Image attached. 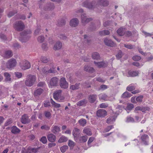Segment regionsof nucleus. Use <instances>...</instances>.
<instances>
[{
  "label": "nucleus",
  "mask_w": 153,
  "mask_h": 153,
  "mask_svg": "<svg viewBox=\"0 0 153 153\" xmlns=\"http://www.w3.org/2000/svg\"><path fill=\"white\" fill-rule=\"evenodd\" d=\"M135 85L134 84H131L127 88V89L128 91H131L135 89Z\"/></svg>",
  "instance_id": "38"
},
{
  "label": "nucleus",
  "mask_w": 153,
  "mask_h": 153,
  "mask_svg": "<svg viewBox=\"0 0 153 153\" xmlns=\"http://www.w3.org/2000/svg\"><path fill=\"white\" fill-rule=\"evenodd\" d=\"M80 134V130L78 128H75L72 131V134L74 137V140L77 141L78 140V137Z\"/></svg>",
  "instance_id": "10"
},
{
  "label": "nucleus",
  "mask_w": 153,
  "mask_h": 153,
  "mask_svg": "<svg viewBox=\"0 0 153 153\" xmlns=\"http://www.w3.org/2000/svg\"><path fill=\"white\" fill-rule=\"evenodd\" d=\"M28 149L30 153H35L38 151V149L32 148L30 147H28Z\"/></svg>",
  "instance_id": "41"
},
{
  "label": "nucleus",
  "mask_w": 153,
  "mask_h": 153,
  "mask_svg": "<svg viewBox=\"0 0 153 153\" xmlns=\"http://www.w3.org/2000/svg\"><path fill=\"white\" fill-rule=\"evenodd\" d=\"M79 84H76L75 85H71L70 87V89L72 90L78 89L79 88Z\"/></svg>",
  "instance_id": "40"
},
{
  "label": "nucleus",
  "mask_w": 153,
  "mask_h": 153,
  "mask_svg": "<svg viewBox=\"0 0 153 153\" xmlns=\"http://www.w3.org/2000/svg\"><path fill=\"white\" fill-rule=\"evenodd\" d=\"M42 72L43 73V75L45 76L49 73H53L55 72V71L53 69H50L48 70L46 68H44L42 69Z\"/></svg>",
  "instance_id": "19"
},
{
  "label": "nucleus",
  "mask_w": 153,
  "mask_h": 153,
  "mask_svg": "<svg viewBox=\"0 0 153 153\" xmlns=\"http://www.w3.org/2000/svg\"><path fill=\"white\" fill-rule=\"evenodd\" d=\"M139 72L137 71H129L128 72V76H132L134 77L138 75Z\"/></svg>",
  "instance_id": "27"
},
{
  "label": "nucleus",
  "mask_w": 153,
  "mask_h": 153,
  "mask_svg": "<svg viewBox=\"0 0 153 153\" xmlns=\"http://www.w3.org/2000/svg\"><path fill=\"white\" fill-rule=\"evenodd\" d=\"M79 141L81 143H84L86 142L88 139V137L86 135H84L78 137Z\"/></svg>",
  "instance_id": "26"
},
{
  "label": "nucleus",
  "mask_w": 153,
  "mask_h": 153,
  "mask_svg": "<svg viewBox=\"0 0 153 153\" xmlns=\"http://www.w3.org/2000/svg\"><path fill=\"white\" fill-rule=\"evenodd\" d=\"M78 122L80 126H84L86 124V121L85 119L82 118L79 120L78 121Z\"/></svg>",
  "instance_id": "36"
},
{
  "label": "nucleus",
  "mask_w": 153,
  "mask_h": 153,
  "mask_svg": "<svg viewBox=\"0 0 153 153\" xmlns=\"http://www.w3.org/2000/svg\"><path fill=\"white\" fill-rule=\"evenodd\" d=\"M92 57L93 59L96 60H98L100 58L99 54L96 52L93 53H92Z\"/></svg>",
  "instance_id": "33"
},
{
  "label": "nucleus",
  "mask_w": 153,
  "mask_h": 153,
  "mask_svg": "<svg viewBox=\"0 0 153 153\" xmlns=\"http://www.w3.org/2000/svg\"><path fill=\"white\" fill-rule=\"evenodd\" d=\"M104 42L105 45L113 47L116 45V44L114 42L111 40L107 38L105 39Z\"/></svg>",
  "instance_id": "15"
},
{
  "label": "nucleus",
  "mask_w": 153,
  "mask_h": 153,
  "mask_svg": "<svg viewBox=\"0 0 153 153\" xmlns=\"http://www.w3.org/2000/svg\"><path fill=\"white\" fill-rule=\"evenodd\" d=\"M30 120L28 116L26 114L22 115L21 118V122L24 124L28 123L30 122Z\"/></svg>",
  "instance_id": "12"
},
{
  "label": "nucleus",
  "mask_w": 153,
  "mask_h": 153,
  "mask_svg": "<svg viewBox=\"0 0 153 153\" xmlns=\"http://www.w3.org/2000/svg\"><path fill=\"white\" fill-rule=\"evenodd\" d=\"M13 27L18 31L22 30L25 28V25L21 21H18L13 24Z\"/></svg>",
  "instance_id": "6"
},
{
  "label": "nucleus",
  "mask_w": 153,
  "mask_h": 153,
  "mask_svg": "<svg viewBox=\"0 0 153 153\" xmlns=\"http://www.w3.org/2000/svg\"><path fill=\"white\" fill-rule=\"evenodd\" d=\"M134 107V105L132 104H128L127 105L126 109L129 110H131Z\"/></svg>",
  "instance_id": "48"
},
{
  "label": "nucleus",
  "mask_w": 153,
  "mask_h": 153,
  "mask_svg": "<svg viewBox=\"0 0 153 153\" xmlns=\"http://www.w3.org/2000/svg\"><path fill=\"white\" fill-rule=\"evenodd\" d=\"M97 95L95 94L91 95L89 96L88 100L91 102H94L97 99Z\"/></svg>",
  "instance_id": "31"
},
{
  "label": "nucleus",
  "mask_w": 153,
  "mask_h": 153,
  "mask_svg": "<svg viewBox=\"0 0 153 153\" xmlns=\"http://www.w3.org/2000/svg\"><path fill=\"white\" fill-rule=\"evenodd\" d=\"M19 65L21 68L24 70L29 68L31 66L30 63L27 60H24L20 62Z\"/></svg>",
  "instance_id": "7"
},
{
  "label": "nucleus",
  "mask_w": 153,
  "mask_h": 153,
  "mask_svg": "<svg viewBox=\"0 0 153 153\" xmlns=\"http://www.w3.org/2000/svg\"><path fill=\"white\" fill-rule=\"evenodd\" d=\"M68 146H64L60 148V150L62 152L64 153L68 149Z\"/></svg>",
  "instance_id": "45"
},
{
  "label": "nucleus",
  "mask_w": 153,
  "mask_h": 153,
  "mask_svg": "<svg viewBox=\"0 0 153 153\" xmlns=\"http://www.w3.org/2000/svg\"><path fill=\"white\" fill-rule=\"evenodd\" d=\"M42 143L44 144L46 143L47 142V140L45 136H43L40 139V140Z\"/></svg>",
  "instance_id": "54"
},
{
  "label": "nucleus",
  "mask_w": 153,
  "mask_h": 153,
  "mask_svg": "<svg viewBox=\"0 0 153 153\" xmlns=\"http://www.w3.org/2000/svg\"><path fill=\"white\" fill-rule=\"evenodd\" d=\"M106 111L103 109L98 110L97 112V115L99 117H104L107 115Z\"/></svg>",
  "instance_id": "14"
},
{
  "label": "nucleus",
  "mask_w": 153,
  "mask_h": 153,
  "mask_svg": "<svg viewBox=\"0 0 153 153\" xmlns=\"http://www.w3.org/2000/svg\"><path fill=\"white\" fill-rule=\"evenodd\" d=\"M11 129V132L13 134H17L20 131V130L15 126H13Z\"/></svg>",
  "instance_id": "32"
},
{
  "label": "nucleus",
  "mask_w": 153,
  "mask_h": 153,
  "mask_svg": "<svg viewBox=\"0 0 153 153\" xmlns=\"http://www.w3.org/2000/svg\"><path fill=\"white\" fill-rule=\"evenodd\" d=\"M50 126L47 125H44L41 127V128L42 129H45L47 130H49L50 129Z\"/></svg>",
  "instance_id": "59"
},
{
  "label": "nucleus",
  "mask_w": 153,
  "mask_h": 153,
  "mask_svg": "<svg viewBox=\"0 0 153 153\" xmlns=\"http://www.w3.org/2000/svg\"><path fill=\"white\" fill-rule=\"evenodd\" d=\"M82 22L84 25H85L92 20L91 18H88L86 16V14H82L81 15Z\"/></svg>",
  "instance_id": "13"
},
{
  "label": "nucleus",
  "mask_w": 153,
  "mask_h": 153,
  "mask_svg": "<svg viewBox=\"0 0 153 153\" xmlns=\"http://www.w3.org/2000/svg\"><path fill=\"white\" fill-rule=\"evenodd\" d=\"M109 32L106 30H105L99 32V34L100 35H105L109 34Z\"/></svg>",
  "instance_id": "43"
},
{
  "label": "nucleus",
  "mask_w": 153,
  "mask_h": 153,
  "mask_svg": "<svg viewBox=\"0 0 153 153\" xmlns=\"http://www.w3.org/2000/svg\"><path fill=\"white\" fill-rule=\"evenodd\" d=\"M54 8V6L53 4L52 3L49 4L48 6L44 7V10L46 11L50 10H53Z\"/></svg>",
  "instance_id": "30"
},
{
  "label": "nucleus",
  "mask_w": 153,
  "mask_h": 153,
  "mask_svg": "<svg viewBox=\"0 0 153 153\" xmlns=\"http://www.w3.org/2000/svg\"><path fill=\"white\" fill-rule=\"evenodd\" d=\"M41 60L44 63H46L48 61V60L47 57L44 56H42Z\"/></svg>",
  "instance_id": "55"
},
{
  "label": "nucleus",
  "mask_w": 153,
  "mask_h": 153,
  "mask_svg": "<svg viewBox=\"0 0 153 153\" xmlns=\"http://www.w3.org/2000/svg\"><path fill=\"white\" fill-rule=\"evenodd\" d=\"M4 80L6 82H11L12 80L11 78L10 74L7 72H5L4 74Z\"/></svg>",
  "instance_id": "18"
},
{
  "label": "nucleus",
  "mask_w": 153,
  "mask_h": 153,
  "mask_svg": "<svg viewBox=\"0 0 153 153\" xmlns=\"http://www.w3.org/2000/svg\"><path fill=\"white\" fill-rule=\"evenodd\" d=\"M37 86L43 87L46 85L45 83L44 82H40L37 84Z\"/></svg>",
  "instance_id": "52"
},
{
  "label": "nucleus",
  "mask_w": 153,
  "mask_h": 153,
  "mask_svg": "<svg viewBox=\"0 0 153 153\" xmlns=\"http://www.w3.org/2000/svg\"><path fill=\"white\" fill-rule=\"evenodd\" d=\"M83 132L88 136H91L92 134L91 129L87 127L84 128L83 131Z\"/></svg>",
  "instance_id": "29"
},
{
  "label": "nucleus",
  "mask_w": 153,
  "mask_h": 153,
  "mask_svg": "<svg viewBox=\"0 0 153 153\" xmlns=\"http://www.w3.org/2000/svg\"><path fill=\"white\" fill-rule=\"evenodd\" d=\"M59 81V79L56 77L52 78L49 82V86H56Z\"/></svg>",
  "instance_id": "9"
},
{
  "label": "nucleus",
  "mask_w": 153,
  "mask_h": 153,
  "mask_svg": "<svg viewBox=\"0 0 153 153\" xmlns=\"http://www.w3.org/2000/svg\"><path fill=\"white\" fill-rule=\"evenodd\" d=\"M42 47L43 49L45 50H46L48 48V47L47 44L43 43L42 45Z\"/></svg>",
  "instance_id": "64"
},
{
  "label": "nucleus",
  "mask_w": 153,
  "mask_h": 153,
  "mask_svg": "<svg viewBox=\"0 0 153 153\" xmlns=\"http://www.w3.org/2000/svg\"><path fill=\"white\" fill-rule=\"evenodd\" d=\"M45 117L48 119H50L51 117V114L50 112L48 111H45Z\"/></svg>",
  "instance_id": "50"
},
{
  "label": "nucleus",
  "mask_w": 153,
  "mask_h": 153,
  "mask_svg": "<svg viewBox=\"0 0 153 153\" xmlns=\"http://www.w3.org/2000/svg\"><path fill=\"white\" fill-rule=\"evenodd\" d=\"M94 63L95 66L99 68L105 67H106L108 65V63L107 62H105L103 61L96 62L95 61Z\"/></svg>",
  "instance_id": "11"
},
{
  "label": "nucleus",
  "mask_w": 153,
  "mask_h": 153,
  "mask_svg": "<svg viewBox=\"0 0 153 153\" xmlns=\"http://www.w3.org/2000/svg\"><path fill=\"white\" fill-rule=\"evenodd\" d=\"M84 70L85 71L91 73H93L95 71V70L93 68L90 67L88 65H85L84 66Z\"/></svg>",
  "instance_id": "21"
},
{
  "label": "nucleus",
  "mask_w": 153,
  "mask_h": 153,
  "mask_svg": "<svg viewBox=\"0 0 153 153\" xmlns=\"http://www.w3.org/2000/svg\"><path fill=\"white\" fill-rule=\"evenodd\" d=\"M16 64L17 62L16 59L12 58L7 61L5 65L7 68L11 70L16 66Z\"/></svg>",
  "instance_id": "4"
},
{
  "label": "nucleus",
  "mask_w": 153,
  "mask_h": 153,
  "mask_svg": "<svg viewBox=\"0 0 153 153\" xmlns=\"http://www.w3.org/2000/svg\"><path fill=\"white\" fill-rule=\"evenodd\" d=\"M44 37L42 36H39L37 38L38 41L40 43L43 42L44 40Z\"/></svg>",
  "instance_id": "51"
},
{
  "label": "nucleus",
  "mask_w": 153,
  "mask_h": 153,
  "mask_svg": "<svg viewBox=\"0 0 153 153\" xmlns=\"http://www.w3.org/2000/svg\"><path fill=\"white\" fill-rule=\"evenodd\" d=\"M65 24V20H62L61 21L58 23V25L60 26H62L64 25Z\"/></svg>",
  "instance_id": "63"
},
{
  "label": "nucleus",
  "mask_w": 153,
  "mask_h": 153,
  "mask_svg": "<svg viewBox=\"0 0 153 153\" xmlns=\"http://www.w3.org/2000/svg\"><path fill=\"white\" fill-rule=\"evenodd\" d=\"M12 55L13 54L11 51H7L5 52L3 56L4 58H8L11 57Z\"/></svg>",
  "instance_id": "28"
},
{
  "label": "nucleus",
  "mask_w": 153,
  "mask_h": 153,
  "mask_svg": "<svg viewBox=\"0 0 153 153\" xmlns=\"http://www.w3.org/2000/svg\"><path fill=\"white\" fill-rule=\"evenodd\" d=\"M60 130V128L58 126L53 125L51 127V131L55 134L58 133Z\"/></svg>",
  "instance_id": "23"
},
{
  "label": "nucleus",
  "mask_w": 153,
  "mask_h": 153,
  "mask_svg": "<svg viewBox=\"0 0 153 153\" xmlns=\"http://www.w3.org/2000/svg\"><path fill=\"white\" fill-rule=\"evenodd\" d=\"M62 90H59L55 91L53 94L54 98L60 102H63L64 99V97L62 95Z\"/></svg>",
  "instance_id": "5"
},
{
  "label": "nucleus",
  "mask_w": 153,
  "mask_h": 153,
  "mask_svg": "<svg viewBox=\"0 0 153 153\" xmlns=\"http://www.w3.org/2000/svg\"><path fill=\"white\" fill-rule=\"evenodd\" d=\"M68 139L65 136H62L58 140V142L59 143H64L66 142Z\"/></svg>",
  "instance_id": "35"
},
{
  "label": "nucleus",
  "mask_w": 153,
  "mask_h": 153,
  "mask_svg": "<svg viewBox=\"0 0 153 153\" xmlns=\"http://www.w3.org/2000/svg\"><path fill=\"white\" fill-rule=\"evenodd\" d=\"M37 79L36 75L29 74L26 77L25 82V85L28 87H31L35 83Z\"/></svg>",
  "instance_id": "2"
},
{
  "label": "nucleus",
  "mask_w": 153,
  "mask_h": 153,
  "mask_svg": "<svg viewBox=\"0 0 153 153\" xmlns=\"http://www.w3.org/2000/svg\"><path fill=\"white\" fill-rule=\"evenodd\" d=\"M124 46L125 47L129 49H132L134 48V46L130 44H125Z\"/></svg>",
  "instance_id": "62"
},
{
  "label": "nucleus",
  "mask_w": 153,
  "mask_h": 153,
  "mask_svg": "<svg viewBox=\"0 0 153 153\" xmlns=\"http://www.w3.org/2000/svg\"><path fill=\"white\" fill-rule=\"evenodd\" d=\"M94 139V137H90L88 142V145H89L93 141Z\"/></svg>",
  "instance_id": "60"
},
{
  "label": "nucleus",
  "mask_w": 153,
  "mask_h": 153,
  "mask_svg": "<svg viewBox=\"0 0 153 153\" xmlns=\"http://www.w3.org/2000/svg\"><path fill=\"white\" fill-rule=\"evenodd\" d=\"M59 37L61 39L63 40H66L67 39V37L65 35L62 34H59Z\"/></svg>",
  "instance_id": "44"
},
{
  "label": "nucleus",
  "mask_w": 153,
  "mask_h": 153,
  "mask_svg": "<svg viewBox=\"0 0 153 153\" xmlns=\"http://www.w3.org/2000/svg\"><path fill=\"white\" fill-rule=\"evenodd\" d=\"M131 96V95L130 93L127 92H125L121 96V97L123 98H125L127 97H129Z\"/></svg>",
  "instance_id": "37"
},
{
  "label": "nucleus",
  "mask_w": 153,
  "mask_h": 153,
  "mask_svg": "<svg viewBox=\"0 0 153 153\" xmlns=\"http://www.w3.org/2000/svg\"><path fill=\"white\" fill-rule=\"evenodd\" d=\"M47 138L48 141L51 142L53 143L56 140L55 136L52 134H48Z\"/></svg>",
  "instance_id": "22"
},
{
  "label": "nucleus",
  "mask_w": 153,
  "mask_h": 153,
  "mask_svg": "<svg viewBox=\"0 0 153 153\" xmlns=\"http://www.w3.org/2000/svg\"><path fill=\"white\" fill-rule=\"evenodd\" d=\"M43 89L41 88H39L35 90L34 92L33 95L34 97H37L40 95L43 92Z\"/></svg>",
  "instance_id": "24"
},
{
  "label": "nucleus",
  "mask_w": 153,
  "mask_h": 153,
  "mask_svg": "<svg viewBox=\"0 0 153 153\" xmlns=\"http://www.w3.org/2000/svg\"><path fill=\"white\" fill-rule=\"evenodd\" d=\"M123 54L122 51H119L117 54L116 55V56L117 59H120L122 56Z\"/></svg>",
  "instance_id": "46"
},
{
  "label": "nucleus",
  "mask_w": 153,
  "mask_h": 153,
  "mask_svg": "<svg viewBox=\"0 0 153 153\" xmlns=\"http://www.w3.org/2000/svg\"><path fill=\"white\" fill-rule=\"evenodd\" d=\"M52 104L56 108H59L60 107V105L59 104H57L54 101L52 100L51 102Z\"/></svg>",
  "instance_id": "53"
},
{
  "label": "nucleus",
  "mask_w": 153,
  "mask_h": 153,
  "mask_svg": "<svg viewBox=\"0 0 153 153\" xmlns=\"http://www.w3.org/2000/svg\"><path fill=\"white\" fill-rule=\"evenodd\" d=\"M132 59L134 60L138 61L140 60L141 59V58L140 56L135 55L132 57Z\"/></svg>",
  "instance_id": "58"
},
{
  "label": "nucleus",
  "mask_w": 153,
  "mask_h": 153,
  "mask_svg": "<svg viewBox=\"0 0 153 153\" xmlns=\"http://www.w3.org/2000/svg\"><path fill=\"white\" fill-rule=\"evenodd\" d=\"M62 46V43L59 41H58L54 45L53 49L55 50H58L61 49Z\"/></svg>",
  "instance_id": "20"
},
{
  "label": "nucleus",
  "mask_w": 153,
  "mask_h": 153,
  "mask_svg": "<svg viewBox=\"0 0 153 153\" xmlns=\"http://www.w3.org/2000/svg\"><path fill=\"white\" fill-rule=\"evenodd\" d=\"M31 33V31H25L21 33L20 36L19 40L22 42H25L28 40L30 38L29 35Z\"/></svg>",
  "instance_id": "3"
},
{
  "label": "nucleus",
  "mask_w": 153,
  "mask_h": 153,
  "mask_svg": "<svg viewBox=\"0 0 153 153\" xmlns=\"http://www.w3.org/2000/svg\"><path fill=\"white\" fill-rule=\"evenodd\" d=\"M12 123V120L11 119L8 120L5 123L4 125L6 126H7L10 124Z\"/></svg>",
  "instance_id": "61"
},
{
  "label": "nucleus",
  "mask_w": 153,
  "mask_h": 153,
  "mask_svg": "<svg viewBox=\"0 0 153 153\" xmlns=\"http://www.w3.org/2000/svg\"><path fill=\"white\" fill-rule=\"evenodd\" d=\"M79 23L78 20L76 18H74L71 20L70 25L71 27H76L78 25Z\"/></svg>",
  "instance_id": "17"
},
{
  "label": "nucleus",
  "mask_w": 153,
  "mask_h": 153,
  "mask_svg": "<svg viewBox=\"0 0 153 153\" xmlns=\"http://www.w3.org/2000/svg\"><path fill=\"white\" fill-rule=\"evenodd\" d=\"M126 30L125 28L120 27L117 30V33L120 36H123L125 34Z\"/></svg>",
  "instance_id": "25"
},
{
  "label": "nucleus",
  "mask_w": 153,
  "mask_h": 153,
  "mask_svg": "<svg viewBox=\"0 0 153 153\" xmlns=\"http://www.w3.org/2000/svg\"><path fill=\"white\" fill-rule=\"evenodd\" d=\"M59 81V85L62 88L66 89L68 87V83L66 81L65 78H61L60 79Z\"/></svg>",
  "instance_id": "8"
},
{
  "label": "nucleus",
  "mask_w": 153,
  "mask_h": 153,
  "mask_svg": "<svg viewBox=\"0 0 153 153\" xmlns=\"http://www.w3.org/2000/svg\"><path fill=\"white\" fill-rule=\"evenodd\" d=\"M143 98V96L141 95L137 97L136 98V101L139 102H140L142 101V100Z\"/></svg>",
  "instance_id": "57"
},
{
  "label": "nucleus",
  "mask_w": 153,
  "mask_h": 153,
  "mask_svg": "<svg viewBox=\"0 0 153 153\" xmlns=\"http://www.w3.org/2000/svg\"><path fill=\"white\" fill-rule=\"evenodd\" d=\"M17 13V11L14 10L13 11L10 12L7 14L8 17H10L13 16L15 13Z\"/></svg>",
  "instance_id": "49"
},
{
  "label": "nucleus",
  "mask_w": 153,
  "mask_h": 153,
  "mask_svg": "<svg viewBox=\"0 0 153 153\" xmlns=\"http://www.w3.org/2000/svg\"><path fill=\"white\" fill-rule=\"evenodd\" d=\"M86 103V100H82L78 102L76 105L77 106H81L85 105Z\"/></svg>",
  "instance_id": "39"
},
{
  "label": "nucleus",
  "mask_w": 153,
  "mask_h": 153,
  "mask_svg": "<svg viewBox=\"0 0 153 153\" xmlns=\"http://www.w3.org/2000/svg\"><path fill=\"white\" fill-rule=\"evenodd\" d=\"M149 138V136L147 135L144 134L141 136L140 138L143 144L146 145L148 144Z\"/></svg>",
  "instance_id": "16"
},
{
  "label": "nucleus",
  "mask_w": 153,
  "mask_h": 153,
  "mask_svg": "<svg viewBox=\"0 0 153 153\" xmlns=\"http://www.w3.org/2000/svg\"><path fill=\"white\" fill-rule=\"evenodd\" d=\"M96 4L106 6L108 4V2L107 0H98L97 4L95 1L91 2L88 1H85L82 4L83 6L91 10H93L95 8Z\"/></svg>",
  "instance_id": "1"
},
{
  "label": "nucleus",
  "mask_w": 153,
  "mask_h": 153,
  "mask_svg": "<svg viewBox=\"0 0 153 153\" xmlns=\"http://www.w3.org/2000/svg\"><path fill=\"white\" fill-rule=\"evenodd\" d=\"M99 98L100 100H106L107 99V96L105 94H101L99 95Z\"/></svg>",
  "instance_id": "42"
},
{
  "label": "nucleus",
  "mask_w": 153,
  "mask_h": 153,
  "mask_svg": "<svg viewBox=\"0 0 153 153\" xmlns=\"http://www.w3.org/2000/svg\"><path fill=\"white\" fill-rule=\"evenodd\" d=\"M126 122H134V119L131 117H127Z\"/></svg>",
  "instance_id": "56"
},
{
  "label": "nucleus",
  "mask_w": 153,
  "mask_h": 153,
  "mask_svg": "<svg viewBox=\"0 0 153 153\" xmlns=\"http://www.w3.org/2000/svg\"><path fill=\"white\" fill-rule=\"evenodd\" d=\"M116 118L114 116H111L107 120V123L108 124H111L115 120Z\"/></svg>",
  "instance_id": "34"
},
{
  "label": "nucleus",
  "mask_w": 153,
  "mask_h": 153,
  "mask_svg": "<svg viewBox=\"0 0 153 153\" xmlns=\"http://www.w3.org/2000/svg\"><path fill=\"white\" fill-rule=\"evenodd\" d=\"M68 145L71 148H73L75 145L74 142L71 140H69L68 142Z\"/></svg>",
  "instance_id": "47"
}]
</instances>
